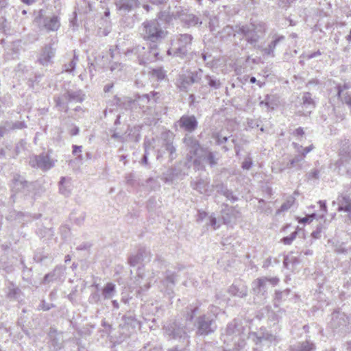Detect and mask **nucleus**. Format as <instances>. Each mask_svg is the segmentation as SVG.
Returning a JSON list of instances; mask_svg holds the SVG:
<instances>
[{
  "label": "nucleus",
  "mask_w": 351,
  "mask_h": 351,
  "mask_svg": "<svg viewBox=\"0 0 351 351\" xmlns=\"http://www.w3.org/2000/svg\"><path fill=\"white\" fill-rule=\"evenodd\" d=\"M213 188L216 190V191L223 195L228 193V188L226 185H224L221 182H218L215 184L212 185Z\"/></svg>",
  "instance_id": "3c124183"
},
{
  "label": "nucleus",
  "mask_w": 351,
  "mask_h": 351,
  "mask_svg": "<svg viewBox=\"0 0 351 351\" xmlns=\"http://www.w3.org/2000/svg\"><path fill=\"white\" fill-rule=\"evenodd\" d=\"M207 225L213 227L214 230H216L219 227V225L217 224V219L214 214H212L208 217V222L207 223Z\"/></svg>",
  "instance_id": "4d7b16f0"
},
{
  "label": "nucleus",
  "mask_w": 351,
  "mask_h": 351,
  "mask_svg": "<svg viewBox=\"0 0 351 351\" xmlns=\"http://www.w3.org/2000/svg\"><path fill=\"white\" fill-rule=\"evenodd\" d=\"M235 31L242 34L245 40L254 48H260L258 42L265 34V25L263 23H250L243 25H236Z\"/></svg>",
  "instance_id": "f03ea898"
},
{
  "label": "nucleus",
  "mask_w": 351,
  "mask_h": 351,
  "mask_svg": "<svg viewBox=\"0 0 351 351\" xmlns=\"http://www.w3.org/2000/svg\"><path fill=\"white\" fill-rule=\"evenodd\" d=\"M162 147L169 153V159L171 162L178 156L176 147L173 144L174 134L170 131L162 134Z\"/></svg>",
  "instance_id": "2eb2a0df"
},
{
  "label": "nucleus",
  "mask_w": 351,
  "mask_h": 351,
  "mask_svg": "<svg viewBox=\"0 0 351 351\" xmlns=\"http://www.w3.org/2000/svg\"><path fill=\"white\" fill-rule=\"evenodd\" d=\"M146 252V248L141 247L136 254L130 255L128 258V263L131 267H135L138 264L143 263V253Z\"/></svg>",
  "instance_id": "f704fd0d"
},
{
  "label": "nucleus",
  "mask_w": 351,
  "mask_h": 351,
  "mask_svg": "<svg viewBox=\"0 0 351 351\" xmlns=\"http://www.w3.org/2000/svg\"><path fill=\"white\" fill-rule=\"evenodd\" d=\"M174 128H178L191 134L194 132L198 128V121L194 114H183L176 122L174 123Z\"/></svg>",
  "instance_id": "f8f14e48"
},
{
  "label": "nucleus",
  "mask_w": 351,
  "mask_h": 351,
  "mask_svg": "<svg viewBox=\"0 0 351 351\" xmlns=\"http://www.w3.org/2000/svg\"><path fill=\"white\" fill-rule=\"evenodd\" d=\"M166 335L174 339L186 341L189 343V336L187 335L185 326L177 320L171 321L165 326Z\"/></svg>",
  "instance_id": "1a4fd4ad"
},
{
  "label": "nucleus",
  "mask_w": 351,
  "mask_h": 351,
  "mask_svg": "<svg viewBox=\"0 0 351 351\" xmlns=\"http://www.w3.org/2000/svg\"><path fill=\"white\" fill-rule=\"evenodd\" d=\"M36 20H39V23H41L42 20L43 27L47 31H56L58 29L60 25L58 17L57 16H53L51 17L46 16L42 18L41 11L40 12L39 16Z\"/></svg>",
  "instance_id": "412c9836"
},
{
  "label": "nucleus",
  "mask_w": 351,
  "mask_h": 351,
  "mask_svg": "<svg viewBox=\"0 0 351 351\" xmlns=\"http://www.w3.org/2000/svg\"><path fill=\"white\" fill-rule=\"evenodd\" d=\"M188 311L186 314V320L188 322H192L194 319L195 313L199 309V306L191 304L188 308Z\"/></svg>",
  "instance_id": "de8ad7c7"
},
{
  "label": "nucleus",
  "mask_w": 351,
  "mask_h": 351,
  "mask_svg": "<svg viewBox=\"0 0 351 351\" xmlns=\"http://www.w3.org/2000/svg\"><path fill=\"white\" fill-rule=\"evenodd\" d=\"M49 341L48 345L51 351H60L64 347L62 333L53 327L49 328L47 334Z\"/></svg>",
  "instance_id": "4468645a"
},
{
  "label": "nucleus",
  "mask_w": 351,
  "mask_h": 351,
  "mask_svg": "<svg viewBox=\"0 0 351 351\" xmlns=\"http://www.w3.org/2000/svg\"><path fill=\"white\" fill-rule=\"evenodd\" d=\"M134 53L137 56L140 64H145L154 62L158 58L159 49L156 44H152L147 47L141 45H136L130 49H128L126 54Z\"/></svg>",
  "instance_id": "39448f33"
},
{
  "label": "nucleus",
  "mask_w": 351,
  "mask_h": 351,
  "mask_svg": "<svg viewBox=\"0 0 351 351\" xmlns=\"http://www.w3.org/2000/svg\"><path fill=\"white\" fill-rule=\"evenodd\" d=\"M222 217L225 223H230L232 221V217L225 210L223 211Z\"/></svg>",
  "instance_id": "774afa93"
},
{
  "label": "nucleus",
  "mask_w": 351,
  "mask_h": 351,
  "mask_svg": "<svg viewBox=\"0 0 351 351\" xmlns=\"http://www.w3.org/2000/svg\"><path fill=\"white\" fill-rule=\"evenodd\" d=\"M116 292V285L112 282H108L101 289V296L104 300H110L114 296Z\"/></svg>",
  "instance_id": "7c9ffc66"
},
{
  "label": "nucleus",
  "mask_w": 351,
  "mask_h": 351,
  "mask_svg": "<svg viewBox=\"0 0 351 351\" xmlns=\"http://www.w3.org/2000/svg\"><path fill=\"white\" fill-rule=\"evenodd\" d=\"M205 80L207 81L208 85L213 89H219L221 86V83L219 79L216 77L206 75H205Z\"/></svg>",
  "instance_id": "c03bdc74"
},
{
  "label": "nucleus",
  "mask_w": 351,
  "mask_h": 351,
  "mask_svg": "<svg viewBox=\"0 0 351 351\" xmlns=\"http://www.w3.org/2000/svg\"><path fill=\"white\" fill-rule=\"evenodd\" d=\"M228 292L232 296L244 298L247 295V287L241 282H236L229 287Z\"/></svg>",
  "instance_id": "5701e85b"
},
{
  "label": "nucleus",
  "mask_w": 351,
  "mask_h": 351,
  "mask_svg": "<svg viewBox=\"0 0 351 351\" xmlns=\"http://www.w3.org/2000/svg\"><path fill=\"white\" fill-rule=\"evenodd\" d=\"M117 104L125 110L132 109L136 107L134 99L125 97L123 99L118 98Z\"/></svg>",
  "instance_id": "58836bf2"
},
{
  "label": "nucleus",
  "mask_w": 351,
  "mask_h": 351,
  "mask_svg": "<svg viewBox=\"0 0 351 351\" xmlns=\"http://www.w3.org/2000/svg\"><path fill=\"white\" fill-rule=\"evenodd\" d=\"M174 169H169L165 173H163V180L166 183L172 182L174 179Z\"/></svg>",
  "instance_id": "09e8293b"
},
{
  "label": "nucleus",
  "mask_w": 351,
  "mask_h": 351,
  "mask_svg": "<svg viewBox=\"0 0 351 351\" xmlns=\"http://www.w3.org/2000/svg\"><path fill=\"white\" fill-rule=\"evenodd\" d=\"M318 204H319L320 211L322 213L319 217L322 218L327 212L326 202V201L319 200Z\"/></svg>",
  "instance_id": "680f3d73"
},
{
  "label": "nucleus",
  "mask_w": 351,
  "mask_h": 351,
  "mask_svg": "<svg viewBox=\"0 0 351 351\" xmlns=\"http://www.w3.org/2000/svg\"><path fill=\"white\" fill-rule=\"evenodd\" d=\"M159 97L160 94L158 92H151L141 95L137 94L134 96L135 105L141 108L149 104H154L157 102Z\"/></svg>",
  "instance_id": "a211bd4d"
},
{
  "label": "nucleus",
  "mask_w": 351,
  "mask_h": 351,
  "mask_svg": "<svg viewBox=\"0 0 351 351\" xmlns=\"http://www.w3.org/2000/svg\"><path fill=\"white\" fill-rule=\"evenodd\" d=\"M302 107L306 108L303 114L304 115L311 114L312 109L315 108V102L311 97V94L309 92L304 93L302 95Z\"/></svg>",
  "instance_id": "cd10ccee"
},
{
  "label": "nucleus",
  "mask_w": 351,
  "mask_h": 351,
  "mask_svg": "<svg viewBox=\"0 0 351 351\" xmlns=\"http://www.w3.org/2000/svg\"><path fill=\"white\" fill-rule=\"evenodd\" d=\"M56 49L52 47L51 45H45L40 53L38 58V62L43 65L47 66L51 62V60L55 56Z\"/></svg>",
  "instance_id": "4be33fe9"
},
{
  "label": "nucleus",
  "mask_w": 351,
  "mask_h": 351,
  "mask_svg": "<svg viewBox=\"0 0 351 351\" xmlns=\"http://www.w3.org/2000/svg\"><path fill=\"white\" fill-rule=\"evenodd\" d=\"M224 196L227 198V199L231 201L232 202H234L238 200V197L233 194V192L231 190L228 189V193H226Z\"/></svg>",
  "instance_id": "e2e57ef3"
},
{
  "label": "nucleus",
  "mask_w": 351,
  "mask_h": 351,
  "mask_svg": "<svg viewBox=\"0 0 351 351\" xmlns=\"http://www.w3.org/2000/svg\"><path fill=\"white\" fill-rule=\"evenodd\" d=\"M149 74L153 79L158 81H162L167 77L166 71L162 67L152 69Z\"/></svg>",
  "instance_id": "ea45409f"
},
{
  "label": "nucleus",
  "mask_w": 351,
  "mask_h": 351,
  "mask_svg": "<svg viewBox=\"0 0 351 351\" xmlns=\"http://www.w3.org/2000/svg\"><path fill=\"white\" fill-rule=\"evenodd\" d=\"M280 280L277 277H261L254 280L252 283V290L254 295L265 300L267 298L269 285L276 286Z\"/></svg>",
  "instance_id": "6e6552de"
},
{
  "label": "nucleus",
  "mask_w": 351,
  "mask_h": 351,
  "mask_svg": "<svg viewBox=\"0 0 351 351\" xmlns=\"http://www.w3.org/2000/svg\"><path fill=\"white\" fill-rule=\"evenodd\" d=\"M340 158L337 163H345L351 161V144L345 143L343 144L340 152Z\"/></svg>",
  "instance_id": "bb28decb"
},
{
  "label": "nucleus",
  "mask_w": 351,
  "mask_h": 351,
  "mask_svg": "<svg viewBox=\"0 0 351 351\" xmlns=\"http://www.w3.org/2000/svg\"><path fill=\"white\" fill-rule=\"evenodd\" d=\"M285 36H277L274 40H272L269 45L267 47H266L265 48H264L263 50L264 51V53L266 54V55H268V56H271L272 57L274 56V51L276 48V47L277 46V45L285 40Z\"/></svg>",
  "instance_id": "e433bc0d"
},
{
  "label": "nucleus",
  "mask_w": 351,
  "mask_h": 351,
  "mask_svg": "<svg viewBox=\"0 0 351 351\" xmlns=\"http://www.w3.org/2000/svg\"><path fill=\"white\" fill-rule=\"evenodd\" d=\"M114 3L118 13L123 16L137 6L138 0H117Z\"/></svg>",
  "instance_id": "aec40b11"
},
{
  "label": "nucleus",
  "mask_w": 351,
  "mask_h": 351,
  "mask_svg": "<svg viewBox=\"0 0 351 351\" xmlns=\"http://www.w3.org/2000/svg\"><path fill=\"white\" fill-rule=\"evenodd\" d=\"M230 136H223L221 132H215L212 134V138L215 141L217 145H222L228 142Z\"/></svg>",
  "instance_id": "49530a36"
},
{
  "label": "nucleus",
  "mask_w": 351,
  "mask_h": 351,
  "mask_svg": "<svg viewBox=\"0 0 351 351\" xmlns=\"http://www.w3.org/2000/svg\"><path fill=\"white\" fill-rule=\"evenodd\" d=\"M143 269L141 268V267H138V274H137V276L135 277L136 280V285H140L141 284V279H143V277H144V274H143Z\"/></svg>",
  "instance_id": "69168bd1"
},
{
  "label": "nucleus",
  "mask_w": 351,
  "mask_h": 351,
  "mask_svg": "<svg viewBox=\"0 0 351 351\" xmlns=\"http://www.w3.org/2000/svg\"><path fill=\"white\" fill-rule=\"evenodd\" d=\"M25 128H27V125L24 121H2L0 124V138L4 137L12 131L22 130Z\"/></svg>",
  "instance_id": "6ab92c4d"
},
{
  "label": "nucleus",
  "mask_w": 351,
  "mask_h": 351,
  "mask_svg": "<svg viewBox=\"0 0 351 351\" xmlns=\"http://www.w3.org/2000/svg\"><path fill=\"white\" fill-rule=\"evenodd\" d=\"M141 34L143 38L156 44L166 36L165 32L156 19L146 21L142 24Z\"/></svg>",
  "instance_id": "7ed1b4c3"
},
{
  "label": "nucleus",
  "mask_w": 351,
  "mask_h": 351,
  "mask_svg": "<svg viewBox=\"0 0 351 351\" xmlns=\"http://www.w3.org/2000/svg\"><path fill=\"white\" fill-rule=\"evenodd\" d=\"M314 148L313 145H311L310 146L303 147L302 149V152L300 154H298L299 156H302V158L304 160V158L306 157V155L310 152Z\"/></svg>",
  "instance_id": "0e129e2a"
},
{
  "label": "nucleus",
  "mask_w": 351,
  "mask_h": 351,
  "mask_svg": "<svg viewBox=\"0 0 351 351\" xmlns=\"http://www.w3.org/2000/svg\"><path fill=\"white\" fill-rule=\"evenodd\" d=\"M322 226H318L315 230L311 233V236L314 239H319L321 237Z\"/></svg>",
  "instance_id": "338daca9"
},
{
  "label": "nucleus",
  "mask_w": 351,
  "mask_h": 351,
  "mask_svg": "<svg viewBox=\"0 0 351 351\" xmlns=\"http://www.w3.org/2000/svg\"><path fill=\"white\" fill-rule=\"evenodd\" d=\"M164 285L167 286L165 292L168 295L173 293V288L175 285V276L170 271L167 270L165 272V279L162 281Z\"/></svg>",
  "instance_id": "2f4dec72"
},
{
  "label": "nucleus",
  "mask_w": 351,
  "mask_h": 351,
  "mask_svg": "<svg viewBox=\"0 0 351 351\" xmlns=\"http://www.w3.org/2000/svg\"><path fill=\"white\" fill-rule=\"evenodd\" d=\"M252 159L249 156L244 158L241 167L243 169L249 170L252 166Z\"/></svg>",
  "instance_id": "13d9d810"
},
{
  "label": "nucleus",
  "mask_w": 351,
  "mask_h": 351,
  "mask_svg": "<svg viewBox=\"0 0 351 351\" xmlns=\"http://www.w3.org/2000/svg\"><path fill=\"white\" fill-rule=\"evenodd\" d=\"M315 343L310 340H306L291 346L292 351H315Z\"/></svg>",
  "instance_id": "a878e982"
},
{
  "label": "nucleus",
  "mask_w": 351,
  "mask_h": 351,
  "mask_svg": "<svg viewBox=\"0 0 351 351\" xmlns=\"http://www.w3.org/2000/svg\"><path fill=\"white\" fill-rule=\"evenodd\" d=\"M219 153L213 152L208 147H204L202 149V152L197 158L193 160V165L198 169L203 168L202 162L209 165L210 167H215L219 160Z\"/></svg>",
  "instance_id": "9b49d317"
},
{
  "label": "nucleus",
  "mask_w": 351,
  "mask_h": 351,
  "mask_svg": "<svg viewBox=\"0 0 351 351\" xmlns=\"http://www.w3.org/2000/svg\"><path fill=\"white\" fill-rule=\"evenodd\" d=\"M182 141L186 146V149L189 151V154L191 159L193 157L197 158L202 152V149L204 148L201 145L199 140H197L195 136L191 134H185Z\"/></svg>",
  "instance_id": "ddd939ff"
},
{
  "label": "nucleus",
  "mask_w": 351,
  "mask_h": 351,
  "mask_svg": "<svg viewBox=\"0 0 351 351\" xmlns=\"http://www.w3.org/2000/svg\"><path fill=\"white\" fill-rule=\"evenodd\" d=\"M265 103L266 104V107L267 109L274 110L280 103L279 97L276 95L267 94L265 95Z\"/></svg>",
  "instance_id": "4c0bfd02"
},
{
  "label": "nucleus",
  "mask_w": 351,
  "mask_h": 351,
  "mask_svg": "<svg viewBox=\"0 0 351 351\" xmlns=\"http://www.w3.org/2000/svg\"><path fill=\"white\" fill-rule=\"evenodd\" d=\"M26 142L24 140H21L15 146L14 149V156L12 158H15L21 152V150L25 149Z\"/></svg>",
  "instance_id": "864d4df0"
},
{
  "label": "nucleus",
  "mask_w": 351,
  "mask_h": 351,
  "mask_svg": "<svg viewBox=\"0 0 351 351\" xmlns=\"http://www.w3.org/2000/svg\"><path fill=\"white\" fill-rule=\"evenodd\" d=\"M193 36L189 34H180L176 40L172 44V47L167 51L169 56L186 58L191 50Z\"/></svg>",
  "instance_id": "0eeeda50"
},
{
  "label": "nucleus",
  "mask_w": 351,
  "mask_h": 351,
  "mask_svg": "<svg viewBox=\"0 0 351 351\" xmlns=\"http://www.w3.org/2000/svg\"><path fill=\"white\" fill-rule=\"evenodd\" d=\"M237 33L235 31V27L227 25L220 32V38L222 40H225L232 36H234Z\"/></svg>",
  "instance_id": "37998d69"
},
{
  "label": "nucleus",
  "mask_w": 351,
  "mask_h": 351,
  "mask_svg": "<svg viewBox=\"0 0 351 351\" xmlns=\"http://www.w3.org/2000/svg\"><path fill=\"white\" fill-rule=\"evenodd\" d=\"M196 82L194 76L184 75L180 79L178 88L183 92H188L189 86Z\"/></svg>",
  "instance_id": "c756f323"
},
{
  "label": "nucleus",
  "mask_w": 351,
  "mask_h": 351,
  "mask_svg": "<svg viewBox=\"0 0 351 351\" xmlns=\"http://www.w3.org/2000/svg\"><path fill=\"white\" fill-rule=\"evenodd\" d=\"M29 163L32 167L40 169L43 171H47L53 166L49 156L45 154L31 156Z\"/></svg>",
  "instance_id": "dca6fc26"
},
{
  "label": "nucleus",
  "mask_w": 351,
  "mask_h": 351,
  "mask_svg": "<svg viewBox=\"0 0 351 351\" xmlns=\"http://www.w3.org/2000/svg\"><path fill=\"white\" fill-rule=\"evenodd\" d=\"M295 199V198L293 195H290V196L287 197L285 202H284L281 205L280 208L277 210V213H280L288 210L292 206V205L294 204Z\"/></svg>",
  "instance_id": "a18cd8bd"
},
{
  "label": "nucleus",
  "mask_w": 351,
  "mask_h": 351,
  "mask_svg": "<svg viewBox=\"0 0 351 351\" xmlns=\"http://www.w3.org/2000/svg\"><path fill=\"white\" fill-rule=\"evenodd\" d=\"M65 267L63 266H56L50 273L47 274L43 280V284H47L51 282L60 280L64 274Z\"/></svg>",
  "instance_id": "b1692460"
},
{
  "label": "nucleus",
  "mask_w": 351,
  "mask_h": 351,
  "mask_svg": "<svg viewBox=\"0 0 351 351\" xmlns=\"http://www.w3.org/2000/svg\"><path fill=\"white\" fill-rule=\"evenodd\" d=\"M209 182L203 179H199L197 181H192L191 186L197 191L201 194H206L208 191Z\"/></svg>",
  "instance_id": "473e14b6"
},
{
  "label": "nucleus",
  "mask_w": 351,
  "mask_h": 351,
  "mask_svg": "<svg viewBox=\"0 0 351 351\" xmlns=\"http://www.w3.org/2000/svg\"><path fill=\"white\" fill-rule=\"evenodd\" d=\"M101 294L100 295L98 291L93 292L90 295L88 301L91 304H99L101 303Z\"/></svg>",
  "instance_id": "603ef678"
},
{
  "label": "nucleus",
  "mask_w": 351,
  "mask_h": 351,
  "mask_svg": "<svg viewBox=\"0 0 351 351\" xmlns=\"http://www.w3.org/2000/svg\"><path fill=\"white\" fill-rule=\"evenodd\" d=\"M348 87L346 84H344L343 86L341 84H338L336 86L337 96L338 97V98H339L341 99V101L343 104H345L348 106V107L350 108V112H351V93H343V90L346 89H348Z\"/></svg>",
  "instance_id": "393cba45"
},
{
  "label": "nucleus",
  "mask_w": 351,
  "mask_h": 351,
  "mask_svg": "<svg viewBox=\"0 0 351 351\" xmlns=\"http://www.w3.org/2000/svg\"><path fill=\"white\" fill-rule=\"evenodd\" d=\"M55 307V305L53 304H49V303H47L45 302V300H41L40 304H39V306H38V309L40 310H43L44 311H49L50 310L51 308Z\"/></svg>",
  "instance_id": "6e6d98bb"
},
{
  "label": "nucleus",
  "mask_w": 351,
  "mask_h": 351,
  "mask_svg": "<svg viewBox=\"0 0 351 351\" xmlns=\"http://www.w3.org/2000/svg\"><path fill=\"white\" fill-rule=\"evenodd\" d=\"M172 17L180 21L182 26L190 28L199 27L202 21L195 14L190 12L187 9L180 8L176 12L172 13Z\"/></svg>",
  "instance_id": "9d476101"
},
{
  "label": "nucleus",
  "mask_w": 351,
  "mask_h": 351,
  "mask_svg": "<svg viewBox=\"0 0 351 351\" xmlns=\"http://www.w3.org/2000/svg\"><path fill=\"white\" fill-rule=\"evenodd\" d=\"M290 289H286L283 291H276L274 298V305L278 307L282 302L285 301L290 294Z\"/></svg>",
  "instance_id": "72a5a7b5"
},
{
  "label": "nucleus",
  "mask_w": 351,
  "mask_h": 351,
  "mask_svg": "<svg viewBox=\"0 0 351 351\" xmlns=\"http://www.w3.org/2000/svg\"><path fill=\"white\" fill-rule=\"evenodd\" d=\"M77 62H78V56L76 55L75 52L74 51V55H73V59L71 60H70L69 63L64 64L63 65V71L69 73H73L75 69V66H76Z\"/></svg>",
  "instance_id": "79ce46f5"
},
{
  "label": "nucleus",
  "mask_w": 351,
  "mask_h": 351,
  "mask_svg": "<svg viewBox=\"0 0 351 351\" xmlns=\"http://www.w3.org/2000/svg\"><path fill=\"white\" fill-rule=\"evenodd\" d=\"M348 324V317L343 313L339 311L334 312L332 314L330 326L337 332L342 333L346 331Z\"/></svg>",
  "instance_id": "f3484780"
},
{
  "label": "nucleus",
  "mask_w": 351,
  "mask_h": 351,
  "mask_svg": "<svg viewBox=\"0 0 351 351\" xmlns=\"http://www.w3.org/2000/svg\"><path fill=\"white\" fill-rule=\"evenodd\" d=\"M85 99V95L80 89L69 90L64 93L54 97L56 106L59 110L68 112L69 104L82 103Z\"/></svg>",
  "instance_id": "423d86ee"
},
{
  "label": "nucleus",
  "mask_w": 351,
  "mask_h": 351,
  "mask_svg": "<svg viewBox=\"0 0 351 351\" xmlns=\"http://www.w3.org/2000/svg\"><path fill=\"white\" fill-rule=\"evenodd\" d=\"M297 233V231H294L289 236L285 237L282 239V242L285 245H290L296 238Z\"/></svg>",
  "instance_id": "5fc2aeb1"
},
{
  "label": "nucleus",
  "mask_w": 351,
  "mask_h": 351,
  "mask_svg": "<svg viewBox=\"0 0 351 351\" xmlns=\"http://www.w3.org/2000/svg\"><path fill=\"white\" fill-rule=\"evenodd\" d=\"M304 160L302 158V156L295 155L294 158L289 160L286 165L282 167V170L285 169H294L295 170H300L302 169L303 163Z\"/></svg>",
  "instance_id": "c85d7f7f"
},
{
  "label": "nucleus",
  "mask_w": 351,
  "mask_h": 351,
  "mask_svg": "<svg viewBox=\"0 0 351 351\" xmlns=\"http://www.w3.org/2000/svg\"><path fill=\"white\" fill-rule=\"evenodd\" d=\"M294 262H297V259L295 257L292 255H287L285 257L283 261V265L285 267L289 269V265L291 263H293Z\"/></svg>",
  "instance_id": "bf43d9fd"
},
{
  "label": "nucleus",
  "mask_w": 351,
  "mask_h": 351,
  "mask_svg": "<svg viewBox=\"0 0 351 351\" xmlns=\"http://www.w3.org/2000/svg\"><path fill=\"white\" fill-rule=\"evenodd\" d=\"M21 293V290L19 288H10L9 291L8 293V298L10 300H17L19 294Z\"/></svg>",
  "instance_id": "8fccbe9b"
},
{
  "label": "nucleus",
  "mask_w": 351,
  "mask_h": 351,
  "mask_svg": "<svg viewBox=\"0 0 351 351\" xmlns=\"http://www.w3.org/2000/svg\"><path fill=\"white\" fill-rule=\"evenodd\" d=\"M59 191L64 196H69L71 193L70 178L61 177L59 182Z\"/></svg>",
  "instance_id": "c9c22d12"
},
{
  "label": "nucleus",
  "mask_w": 351,
  "mask_h": 351,
  "mask_svg": "<svg viewBox=\"0 0 351 351\" xmlns=\"http://www.w3.org/2000/svg\"><path fill=\"white\" fill-rule=\"evenodd\" d=\"M154 143V138H145L144 143H143V147L144 149H152L154 148L153 144Z\"/></svg>",
  "instance_id": "052dcab7"
},
{
  "label": "nucleus",
  "mask_w": 351,
  "mask_h": 351,
  "mask_svg": "<svg viewBox=\"0 0 351 351\" xmlns=\"http://www.w3.org/2000/svg\"><path fill=\"white\" fill-rule=\"evenodd\" d=\"M339 169V173L351 178V164L350 162L345 163H337Z\"/></svg>",
  "instance_id": "a19ab883"
},
{
  "label": "nucleus",
  "mask_w": 351,
  "mask_h": 351,
  "mask_svg": "<svg viewBox=\"0 0 351 351\" xmlns=\"http://www.w3.org/2000/svg\"><path fill=\"white\" fill-rule=\"evenodd\" d=\"M216 318L217 313H208L197 317L194 321L196 335L205 337L214 333L217 329Z\"/></svg>",
  "instance_id": "20e7f679"
},
{
  "label": "nucleus",
  "mask_w": 351,
  "mask_h": 351,
  "mask_svg": "<svg viewBox=\"0 0 351 351\" xmlns=\"http://www.w3.org/2000/svg\"><path fill=\"white\" fill-rule=\"evenodd\" d=\"M247 339H251L256 344H258L263 341L271 342L275 337L268 332H248L247 334L245 328L235 319L228 324L221 337V339L224 343L232 345L237 350H240L245 346Z\"/></svg>",
  "instance_id": "f257e3e1"
}]
</instances>
